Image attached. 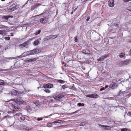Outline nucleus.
Segmentation results:
<instances>
[{
	"mask_svg": "<svg viewBox=\"0 0 131 131\" xmlns=\"http://www.w3.org/2000/svg\"><path fill=\"white\" fill-rule=\"evenodd\" d=\"M128 63V62L127 61H124L123 63L124 64H127Z\"/></svg>",
	"mask_w": 131,
	"mask_h": 131,
	"instance_id": "37",
	"label": "nucleus"
},
{
	"mask_svg": "<svg viewBox=\"0 0 131 131\" xmlns=\"http://www.w3.org/2000/svg\"><path fill=\"white\" fill-rule=\"evenodd\" d=\"M44 91L47 93H50L51 92L50 90L48 89L44 90Z\"/></svg>",
	"mask_w": 131,
	"mask_h": 131,
	"instance_id": "23",
	"label": "nucleus"
},
{
	"mask_svg": "<svg viewBox=\"0 0 131 131\" xmlns=\"http://www.w3.org/2000/svg\"><path fill=\"white\" fill-rule=\"evenodd\" d=\"M39 42V40L37 39V40L35 41L34 43L33 44L34 46H36L37 45Z\"/></svg>",
	"mask_w": 131,
	"mask_h": 131,
	"instance_id": "19",
	"label": "nucleus"
},
{
	"mask_svg": "<svg viewBox=\"0 0 131 131\" xmlns=\"http://www.w3.org/2000/svg\"><path fill=\"white\" fill-rule=\"evenodd\" d=\"M71 14H73V12H71Z\"/></svg>",
	"mask_w": 131,
	"mask_h": 131,
	"instance_id": "54",
	"label": "nucleus"
},
{
	"mask_svg": "<svg viewBox=\"0 0 131 131\" xmlns=\"http://www.w3.org/2000/svg\"><path fill=\"white\" fill-rule=\"evenodd\" d=\"M38 49H35L33 50H31L29 51H28L26 52L25 53H24L26 54V56H28L32 54H36L37 52Z\"/></svg>",
	"mask_w": 131,
	"mask_h": 131,
	"instance_id": "4",
	"label": "nucleus"
},
{
	"mask_svg": "<svg viewBox=\"0 0 131 131\" xmlns=\"http://www.w3.org/2000/svg\"><path fill=\"white\" fill-rule=\"evenodd\" d=\"M92 95H91V94H90V95H86V97H90V98H92Z\"/></svg>",
	"mask_w": 131,
	"mask_h": 131,
	"instance_id": "33",
	"label": "nucleus"
},
{
	"mask_svg": "<svg viewBox=\"0 0 131 131\" xmlns=\"http://www.w3.org/2000/svg\"><path fill=\"white\" fill-rule=\"evenodd\" d=\"M19 128L21 130L23 131H27L30 130L29 127H27L24 124L21 125L19 127Z\"/></svg>",
	"mask_w": 131,
	"mask_h": 131,
	"instance_id": "3",
	"label": "nucleus"
},
{
	"mask_svg": "<svg viewBox=\"0 0 131 131\" xmlns=\"http://www.w3.org/2000/svg\"><path fill=\"white\" fill-rule=\"evenodd\" d=\"M88 0H83V1H88Z\"/></svg>",
	"mask_w": 131,
	"mask_h": 131,
	"instance_id": "53",
	"label": "nucleus"
},
{
	"mask_svg": "<svg viewBox=\"0 0 131 131\" xmlns=\"http://www.w3.org/2000/svg\"><path fill=\"white\" fill-rule=\"evenodd\" d=\"M5 0H1V1H4Z\"/></svg>",
	"mask_w": 131,
	"mask_h": 131,
	"instance_id": "56",
	"label": "nucleus"
},
{
	"mask_svg": "<svg viewBox=\"0 0 131 131\" xmlns=\"http://www.w3.org/2000/svg\"><path fill=\"white\" fill-rule=\"evenodd\" d=\"M30 61H32V59H30Z\"/></svg>",
	"mask_w": 131,
	"mask_h": 131,
	"instance_id": "50",
	"label": "nucleus"
},
{
	"mask_svg": "<svg viewBox=\"0 0 131 131\" xmlns=\"http://www.w3.org/2000/svg\"><path fill=\"white\" fill-rule=\"evenodd\" d=\"M19 7L17 5H15L14 7H11L10 9V10L12 11H13L17 9Z\"/></svg>",
	"mask_w": 131,
	"mask_h": 131,
	"instance_id": "13",
	"label": "nucleus"
},
{
	"mask_svg": "<svg viewBox=\"0 0 131 131\" xmlns=\"http://www.w3.org/2000/svg\"><path fill=\"white\" fill-rule=\"evenodd\" d=\"M10 34H11V36H14V34H13V33H11Z\"/></svg>",
	"mask_w": 131,
	"mask_h": 131,
	"instance_id": "49",
	"label": "nucleus"
},
{
	"mask_svg": "<svg viewBox=\"0 0 131 131\" xmlns=\"http://www.w3.org/2000/svg\"><path fill=\"white\" fill-rule=\"evenodd\" d=\"M54 95L56 101H60L63 97H64V95L61 93H60L58 94H57L56 95Z\"/></svg>",
	"mask_w": 131,
	"mask_h": 131,
	"instance_id": "1",
	"label": "nucleus"
},
{
	"mask_svg": "<svg viewBox=\"0 0 131 131\" xmlns=\"http://www.w3.org/2000/svg\"><path fill=\"white\" fill-rule=\"evenodd\" d=\"M20 119H21L22 121H24L25 119V117L24 116H22L21 117H20Z\"/></svg>",
	"mask_w": 131,
	"mask_h": 131,
	"instance_id": "29",
	"label": "nucleus"
},
{
	"mask_svg": "<svg viewBox=\"0 0 131 131\" xmlns=\"http://www.w3.org/2000/svg\"><path fill=\"white\" fill-rule=\"evenodd\" d=\"M48 21V18L46 17L43 18L40 20V22L42 24L46 23Z\"/></svg>",
	"mask_w": 131,
	"mask_h": 131,
	"instance_id": "5",
	"label": "nucleus"
},
{
	"mask_svg": "<svg viewBox=\"0 0 131 131\" xmlns=\"http://www.w3.org/2000/svg\"><path fill=\"white\" fill-rule=\"evenodd\" d=\"M100 126L103 129H105L106 126L100 125Z\"/></svg>",
	"mask_w": 131,
	"mask_h": 131,
	"instance_id": "22",
	"label": "nucleus"
},
{
	"mask_svg": "<svg viewBox=\"0 0 131 131\" xmlns=\"http://www.w3.org/2000/svg\"><path fill=\"white\" fill-rule=\"evenodd\" d=\"M131 0H124V2H127Z\"/></svg>",
	"mask_w": 131,
	"mask_h": 131,
	"instance_id": "39",
	"label": "nucleus"
},
{
	"mask_svg": "<svg viewBox=\"0 0 131 131\" xmlns=\"http://www.w3.org/2000/svg\"><path fill=\"white\" fill-rule=\"evenodd\" d=\"M9 116H9L8 115H7V116H5V117H6V118H9Z\"/></svg>",
	"mask_w": 131,
	"mask_h": 131,
	"instance_id": "47",
	"label": "nucleus"
},
{
	"mask_svg": "<svg viewBox=\"0 0 131 131\" xmlns=\"http://www.w3.org/2000/svg\"><path fill=\"white\" fill-rule=\"evenodd\" d=\"M120 91L121 92V90H120Z\"/></svg>",
	"mask_w": 131,
	"mask_h": 131,
	"instance_id": "58",
	"label": "nucleus"
},
{
	"mask_svg": "<svg viewBox=\"0 0 131 131\" xmlns=\"http://www.w3.org/2000/svg\"><path fill=\"white\" fill-rule=\"evenodd\" d=\"M10 93L12 95H16L17 94V92L16 90H13L10 91Z\"/></svg>",
	"mask_w": 131,
	"mask_h": 131,
	"instance_id": "15",
	"label": "nucleus"
},
{
	"mask_svg": "<svg viewBox=\"0 0 131 131\" xmlns=\"http://www.w3.org/2000/svg\"><path fill=\"white\" fill-rule=\"evenodd\" d=\"M108 87V86L107 85H106L104 87V88H105V89L106 88H107Z\"/></svg>",
	"mask_w": 131,
	"mask_h": 131,
	"instance_id": "46",
	"label": "nucleus"
},
{
	"mask_svg": "<svg viewBox=\"0 0 131 131\" xmlns=\"http://www.w3.org/2000/svg\"><path fill=\"white\" fill-rule=\"evenodd\" d=\"M84 104L83 103H79L78 104V105H79V106H84Z\"/></svg>",
	"mask_w": 131,
	"mask_h": 131,
	"instance_id": "26",
	"label": "nucleus"
},
{
	"mask_svg": "<svg viewBox=\"0 0 131 131\" xmlns=\"http://www.w3.org/2000/svg\"><path fill=\"white\" fill-rule=\"evenodd\" d=\"M61 120H58L57 121H56L54 122H52V123H49V124H50V125H49V124L48 126L49 127H51L52 126V123H61Z\"/></svg>",
	"mask_w": 131,
	"mask_h": 131,
	"instance_id": "12",
	"label": "nucleus"
},
{
	"mask_svg": "<svg viewBox=\"0 0 131 131\" xmlns=\"http://www.w3.org/2000/svg\"><path fill=\"white\" fill-rule=\"evenodd\" d=\"M105 89V88H104V87H102L100 89V90L101 91H102L103 90H104Z\"/></svg>",
	"mask_w": 131,
	"mask_h": 131,
	"instance_id": "38",
	"label": "nucleus"
},
{
	"mask_svg": "<svg viewBox=\"0 0 131 131\" xmlns=\"http://www.w3.org/2000/svg\"><path fill=\"white\" fill-rule=\"evenodd\" d=\"M16 102L18 104H23L24 105L26 104V103L23 101V100L20 99H16Z\"/></svg>",
	"mask_w": 131,
	"mask_h": 131,
	"instance_id": "8",
	"label": "nucleus"
},
{
	"mask_svg": "<svg viewBox=\"0 0 131 131\" xmlns=\"http://www.w3.org/2000/svg\"><path fill=\"white\" fill-rule=\"evenodd\" d=\"M4 84V81L3 80H0V85H3Z\"/></svg>",
	"mask_w": 131,
	"mask_h": 131,
	"instance_id": "21",
	"label": "nucleus"
},
{
	"mask_svg": "<svg viewBox=\"0 0 131 131\" xmlns=\"http://www.w3.org/2000/svg\"><path fill=\"white\" fill-rule=\"evenodd\" d=\"M127 9L128 10L131 11V6L127 7Z\"/></svg>",
	"mask_w": 131,
	"mask_h": 131,
	"instance_id": "35",
	"label": "nucleus"
},
{
	"mask_svg": "<svg viewBox=\"0 0 131 131\" xmlns=\"http://www.w3.org/2000/svg\"><path fill=\"white\" fill-rule=\"evenodd\" d=\"M111 127L108 126H106L105 130H110Z\"/></svg>",
	"mask_w": 131,
	"mask_h": 131,
	"instance_id": "24",
	"label": "nucleus"
},
{
	"mask_svg": "<svg viewBox=\"0 0 131 131\" xmlns=\"http://www.w3.org/2000/svg\"><path fill=\"white\" fill-rule=\"evenodd\" d=\"M130 54H131V49L130 50Z\"/></svg>",
	"mask_w": 131,
	"mask_h": 131,
	"instance_id": "51",
	"label": "nucleus"
},
{
	"mask_svg": "<svg viewBox=\"0 0 131 131\" xmlns=\"http://www.w3.org/2000/svg\"><path fill=\"white\" fill-rule=\"evenodd\" d=\"M5 34V33L3 32V30H0V35H4Z\"/></svg>",
	"mask_w": 131,
	"mask_h": 131,
	"instance_id": "30",
	"label": "nucleus"
},
{
	"mask_svg": "<svg viewBox=\"0 0 131 131\" xmlns=\"http://www.w3.org/2000/svg\"><path fill=\"white\" fill-rule=\"evenodd\" d=\"M34 103L37 106H38L40 104V103L38 101H36Z\"/></svg>",
	"mask_w": 131,
	"mask_h": 131,
	"instance_id": "28",
	"label": "nucleus"
},
{
	"mask_svg": "<svg viewBox=\"0 0 131 131\" xmlns=\"http://www.w3.org/2000/svg\"><path fill=\"white\" fill-rule=\"evenodd\" d=\"M43 119V118L41 117H38L37 118V120L38 121H40L42 120Z\"/></svg>",
	"mask_w": 131,
	"mask_h": 131,
	"instance_id": "34",
	"label": "nucleus"
},
{
	"mask_svg": "<svg viewBox=\"0 0 131 131\" xmlns=\"http://www.w3.org/2000/svg\"><path fill=\"white\" fill-rule=\"evenodd\" d=\"M4 131H6V130H4Z\"/></svg>",
	"mask_w": 131,
	"mask_h": 131,
	"instance_id": "59",
	"label": "nucleus"
},
{
	"mask_svg": "<svg viewBox=\"0 0 131 131\" xmlns=\"http://www.w3.org/2000/svg\"><path fill=\"white\" fill-rule=\"evenodd\" d=\"M9 17L10 16H4L3 18L6 19V20H7Z\"/></svg>",
	"mask_w": 131,
	"mask_h": 131,
	"instance_id": "27",
	"label": "nucleus"
},
{
	"mask_svg": "<svg viewBox=\"0 0 131 131\" xmlns=\"http://www.w3.org/2000/svg\"><path fill=\"white\" fill-rule=\"evenodd\" d=\"M107 56L105 55L102 56L101 57H100L99 59H98V61H103L104 59L106 58Z\"/></svg>",
	"mask_w": 131,
	"mask_h": 131,
	"instance_id": "11",
	"label": "nucleus"
},
{
	"mask_svg": "<svg viewBox=\"0 0 131 131\" xmlns=\"http://www.w3.org/2000/svg\"><path fill=\"white\" fill-rule=\"evenodd\" d=\"M92 98H97V95L95 93L91 94Z\"/></svg>",
	"mask_w": 131,
	"mask_h": 131,
	"instance_id": "18",
	"label": "nucleus"
},
{
	"mask_svg": "<svg viewBox=\"0 0 131 131\" xmlns=\"http://www.w3.org/2000/svg\"><path fill=\"white\" fill-rule=\"evenodd\" d=\"M51 106L52 107H57L58 106V105L57 104H55L53 105H52Z\"/></svg>",
	"mask_w": 131,
	"mask_h": 131,
	"instance_id": "41",
	"label": "nucleus"
},
{
	"mask_svg": "<svg viewBox=\"0 0 131 131\" xmlns=\"http://www.w3.org/2000/svg\"><path fill=\"white\" fill-rule=\"evenodd\" d=\"M54 97V95L53 96H48L47 98V100L48 102L51 103H56V101L55 100Z\"/></svg>",
	"mask_w": 131,
	"mask_h": 131,
	"instance_id": "2",
	"label": "nucleus"
},
{
	"mask_svg": "<svg viewBox=\"0 0 131 131\" xmlns=\"http://www.w3.org/2000/svg\"><path fill=\"white\" fill-rule=\"evenodd\" d=\"M57 82L60 83L61 84L63 83H64V81L62 80H58Z\"/></svg>",
	"mask_w": 131,
	"mask_h": 131,
	"instance_id": "20",
	"label": "nucleus"
},
{
	"mask_svg": "<svg viewBox=\"0 0 131 131\" xmlns=\"http://www.w3.org/2000/svg\"><path fill=\"white\" fill-rule=\"evenodd\" d=\"M19 47L21 48H23L24 47L27 48L28 47V43L27 42H25L23 43L20 45Z\"/></svg>",
	"mask_w": 131,
	"mask_h": 131,
	"instance_id": "7",
	"label": "nucleus"
},
{
	"mask_svg": "<svg viewBox=\"0 0 131 131\" xmlns=\"http://www.w3.org/2000/svg\"><path fill=\"white\" fill-rule=\"evenodd\" d=\"M8 59H14V57H11V58H8Z\"/></svg>",
	"mask_w": 131,
	"mask_h": 131,
	"instance_id": "45",
	"label": "nucleus"
},
{
	"mask_svg": "<svg viewBox=\"0 0 131 131\" xmlns=\"http://www.w3.org/2000/svg\"><path fill=\"white\" fill-rule=\"evenodd\" d=\"M117 86V84L114 83L113 82L111 84L110 88L112 89H115L116 88Z\"/></svg>",
	"mask_w": 131,
	"mask_h": 131,
	"instance_id": "10",
	"label": "nucleus"
},
{
	"mask_svg": "<svg viewBox=\"0 0 131 131\" xmlns=\"http://www.w3.org/2000/svg\"><path fill=\"white\" fill-rule=\"evenodd\" d=\"M51 115H49V116H50Z\"/></svg>",
	"mask_w": 131,
	"mask_h": 131,
	"instance_id": "57",
	"label": "nucleus"
},
{
	"mask_svg": "<svg viewBox=\"0 0 131 131\" xmlns=\"http://www.w3.org/2000/svg\"><path fill=\"white\" fill-rule=\"evenodd\" d=\"M21 113H18L17 114V116H19V115H21Z\"/></svg>",
	"mask_w": 131,
	"mask_h": 131,
	"instance_id": "44",
	"label": "nucleus"
},
{
	"mask_svg": "<svg viewBox=\"0 0 131 131\" xmlns=\"http://www.w3.org/2000/svg\"><path fill=\"white\" fill-rule=\"evenodd\" d=\"M76 9H77V8H75L74 10V11H75Z\"/></svg>",
	"mask_w": 131,
	"mask_h": 131,
	"instance_id": "52",
	"label": "nucleus"
},
{
	"mask_svg": "<svg viewBox=\"0 0 131 131\" xmlns=\"http://www.w3.org/2000/svg\"><path fill=\"white\" fill-rule=\"evenodd\" d=\"M131 95V93L128 94V95L127 96H128V97H129Z\"/></svg>",
	"mask_w": 131,
	"mask_h": 131,
	"instance_id": "43",
	"label": "nucleus"
},
{
	"mask_svg": "<svg viewBox=\"0 0 131 131\" xmlns=\"http://www.w3.org/2000/svg\"><path fill=\"white\" fill-rule=\"evenodd\" d=\"M128 113L129 115L131 116V112H128Z\"/></svg>",
	"mask_w": 131,
	"mask_h": 131,
	"instance_id": "48",
	"label": "nucleus"
},
{
	"mask_svg": "<svg viewBox=\"0 0 131 131\" xmlns=\"http://www.w3.org/2000/svg\"><path fill=\"white\" fill-rule=\"evenodd\" d=\"M43 87L45 89L51 88H52L53 86V85L52 84L48 83L43 85Z\"/></svg>",
	"mask_w": 131,
	"mask_h": 131,
	"instance_id": "6",
	"label": "nucleus"
},
{
	"mask_svg": "<svg viewBox=\"0 0 131 131\" xmlns=\"http://www.w3.org/2000/svg\"><path fill=\"white\" fill-rule=\"evenodd\" d=\"M119 57L121 58H125V54L124 53H120L119 54Z\"/></svg>",
	"mask_w": 131,
	"mask_h": 131,
	"instance_id": "16",
	"label": "nucleus"
},
{
	"mask_svg": "<svg viewBox=\"0 0 131 131\" xmlns=\"http://www.w3.org/2000/svg\"><path fill=\"white\" fill-rule=\"evenodd\" d=\"M5 39L6 40H9L10 39V38L9 37H5Z\"/></svg>",
	"mask_w": 131,
	"mask_h": 131,
	"instance_id": "36",
	"label": "nucleus"
},
{
	"mask_svg": "<svg viewBox=\"0 0 131 131\" xmlns=\"http://www.w3.org/2000/svg\"><path fill=\"white\" fill-rule=\"evenodd\" d=\"M82 52L85 54H89L90 53V51L87 49L83 50L82 51Z\"/></svg>",
	"mask_w": 131,
	"mask_h": 131,
	"instance_id": "14",
	"label": "nucleus"
},
{
	"mask_svg": "<svg viewBox=\"0 0 131 131\" xmlns=\"http://www.w3.org/2000/svg\"><path fill=\"white\" fill-rule=\"evenodd\" d=\"M62 87L63 89H64L67 88L68 87V86L67 85L65 84L63 85H62Z\"/></svg>",
	"mask_w": 131,
	"mask_h": 131,
	"instance_id": "25",
	"label": "nucleus"
},
{
	"mask_svg": "<svg viewBox=\"0 0 131 131\" xmlns=\"http://www.w3.org/2000/svg\"><path fill=\"white\" fill-rule=\"evenodd\" d=\"M40 32H41L40 30H38V32H37L36 33V34H35L36 35H37L38 34H39L40 33Z\"/></svg>",
	"mask_w": 131,
	"mask_h": 131,
	"instance_id": "32",
	"label": "nucleus"
},
{
	"mask_svg": "<svg viewBox=\"0 0 131 131\" xmlns=\"http://www.w3.org/2000/svg\"><path fill=\"white\" fill-rule=\"evenodd\" d=\"M114 0H109L108 1V5L109 6L111 7H113L114 6Z\"/></svg>",
	"mask_w": 131,
	"mask_h": 131,
	"instance_id": "9",
	"label": "nucleus"
},
{
	"mask_svg": "<svg viewBox=\"0 0 131 131\" xmlns=\"http://www.w3.org/2000/svg\"><path fill=\"white\" fill-rule=\"evenodd\" d=\"M2 71V69H0V71Z\"/></svg>",
	"mask_w": 131,
	"mask_h": 131,
	"instance_id": "55",
	"label": "nucleus"
},
{
	"mask_svg": "<svg viewBox=\"0 0 131 131\" xmlns=\"http://www.w3.org/2000/svg\"><path fill=\"white\" fill-rule=\"evenodd\" d=\"M41 4L40 3H37L34 5L33 7L34 9L37 8V7L41 5Z\"/></svg>",
	"mask_w": 131,
	"mask_h": 131,
	"instance_id": "17",
	"label": "nucleus"
},
{
	"mask_svg": "<svg viewBox=\"0 0 131 131\" xmlns=\"http://www.w3.org/2000/svg\"><path fill=\"white\" fill-rule=\"evenodd\" d=\"M90 17H87V18L86 19V21H88L89 20V19H90Z\"/></svg>",
	"mask_w": 131,
	"mask_h": 131,
	"instance_id": "42",
	"label": "nucleus"
},
{
	"mask_svg": "<svg viewBox=\"0 0 131 131\" xmlns=\"http://www.w3.org/2000/svg\"><path fill=\"white\" fill-rule=\"evenodd\" d=\"M78 39H77V37H76L75 38V39H74V41H75V42H77L78 41Z\"/></svg>",
	"mask_w": 131,
	"mask_h": 131,
	"instance_id": "40",
	"label": "nucleus"
},
{
	"mask_svg": "<svg viewBox=\"0 0 131 131\" xmlns=\"http://www.w3.org/2000/svg\"><path fill=\"white\" fill-rule=\"evenodd\" d=\"M85 124V122H81L80 123V125L83 126Z\"/></svg>",
	"mask_w": 131,
	"mask_h": 131,
	"instance_id": "31",
	"label": "nucleus"
}]
</instances>
